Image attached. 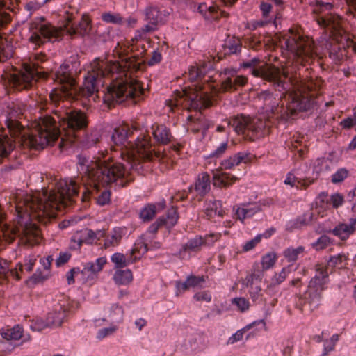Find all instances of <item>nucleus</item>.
I'll return each mask as SVG.
<instances>
[{
    "instance_id": "obj_53",
    "label": "nucleus",
    "mask_w": 356,
    "mask_h": 356,
    "mask_svg": "<svg viewBox=\"0 0 356 356\" xmlns=\"http://www.w3.org/2000/svg\"><path fill=\"white\" fill-rule=\"evenodd\" d=\"M259 7L263 17L265 18L266 20H268V22L270 21L273 19V17L270 16V13L273 8L272 5L269 3L262 1Z\"/></svg>"
},
{
    "instance_id": "obj_32",
    "label": "nucleus",
    "mask_w": 356,
    "mask_h": 356,
    "mask_svg": "<svg viewBox=\"0 0 356 356\" xmlns=\"http://www.w3.org/2000/svg\"><path fill=\"white\" fill-rule=\"evenodd\" d=\"M164 203L147 204L140 212V217L143 221H149L156 216L158 209H163Z\"/></svg>"
},
{
    "instance_id": "obj_64",
    "label": "nucleus",
    "mask_w": 356,
    "mask_h": 356,
    "mask_svg": "<svg viewBox=\"0 0 356 356\" xmlns=\"http://www.w3.org/2000/svg\"><path fill=\"white\" fill-rule=\"evenodd\" d=\"M348 175V171L345 168H341L335 173V183L343 181Z\"/></svg>"
},
{
    "instance_id": "obj_9",
    "label": "nucleus",
    "mask_w": 356,
    "mask_h": 356,
    "mask_svg": "<svg viewBox=\"0 0 356 356\" xmlns=\"http://www.w3.org/2000/svg\"><path fill=\"white\" fill-rule=\"evenodd\" d=\"M253 155L246 152H239L220 162L219 167L213 172V184L218 188H229L232 186L238 178L233 175L224 172L232 170L241 163H248L252 161Z\"/></svg>"
},
{
    "instance_id": "obj_29",
    "label": "nucleus",
    "mask_w": 356,
    "mask_h": 356,
    "mask_svg": "<svg viewBox=\"0 0 356 356\" xmlns=\"http://www.w3.org/2000/svg\"><path fill=\"white\" fill-rule=\"evenodd\" d=\"M255 326H260L257 331L259 330H266V322L264 319H261L254 321L252 323L246 325L241 330H237L228 339L227 344L232 345L238 341H241L243 338V335Z\"/></svg>"
},
{
    "instance_id": "obj_1",
    "label": "nucleus",
    "mask_w": 356,
    "mask_h": 356,
    "mask_svg": "<svg viewBox=\"0 0 356 356\" xmlns=\"http://www.w3.org/2000/svg\"><path fill=\"white\" fill-rule=\"evenodd\" d=\"M69 64L60 66L53 79L60 87L55 88L49 94L51 102L60 108L54 111L56 119L49 115L41 118L38 126V134L29 138V143L37 148L44 149L53 145L60 139L59 146L65 148L74 143L84 132L88 124V118L80 110L69 107L70 102L79 101L86 110L99 101V88L103 86L106 77L112 81L103 91L104 103L111 106L131 101L136 104L144 98L145 89L143 83L132 74L130 63L96 58L90 64L84 75L83 86H76Z\"/></svg>"
},
{
    "instance_id": "obj_2",
    "label": "nucleus",
    "mask_w": 356,
    "mask_h": 356,
    "mask_svg": "<svg viewBox=\"0 0 356 356\" xmlns=\"http://www.w3.org/2000/svg\"><path fill=\"white\" fill-rule=\"evenodd\" d=\"M286 81L291 83V87L288 90L280 91L282 95L278 100L268 90L259 94L258 99L263 103L267 113L266 120L238 115L227 120L228 126L245 139L253 141L269 134L270 127L275 123L273 121H289L298 112L308 111L318 103L321 95L319 83L312 80L305 82L292 77H288Z\"/></svg>"
},
{
    "instance_id": "obj_46",
    "label": "nucleus",
    "mask_w": 356,
    "mask_h": 356,
    "mask_svg": "<svg viewBox=\"0 0 356 356\" xmlns=\"http://www.w3.org/2000/svg\"><path fill=\"white\" fill-rule=\"evenodd\" d=\"M102 19L106 23L113 24H121L123 22V19L119 13H113L111 12L102 13Z\"/></svg>"
},
{
    "instance_id": "obj_23",
    "label": "nucleus",
    "mask_w": 356,
    "mask_h": 356,
    "mask_svg": "<svg viewBox=\"0 0 356 356\" xmlns=\"http://www.w3.org/2000/svg\"><path fill=\"white\" fill-rule=\"evenodd\" d=\"M136 252L142 254V250L135 243L134 247L131 250L129 256L122 253L115 252L111 257V261L114 264L115 268L121 269L131 264H133L136 260V257H133V255Z\"/></svg>"
},
{
    "instance_id": "obj_50",
    "label": "nucleus",
    "mask_w": 356,
    "mask_h": 356,
    "mask_svg": "<svg viewBox=\"0 0 356 356\" xmlns=\"http://www.w3.org/2000/svg\"><path fill=\"white\" fill-rule=\"evenodd\" d=\"M118 330L117 325H111L108 327H104L98 330L96 338L98 340H102L103 339L111 336Z\"/></svg>"
},
{
    "instance_id": "obj_63",
    "label": "nucleus",
    "mask_w": 356,
    "mask_h": 356,
    "mask_svg": "<svg viewBox=\"0 0 356 356\" xmlns=\"http://www.w3.org/2000/svg\"><path fill=\"white\" fill-rule=\"evenodd\" d=\"M71 257V254L68 252H60L58 258L56 260L57 266H60L67 263Z\"/></svg>"
},
{
    "instance_id": "obj_37",
    "label": "nucleus",
    "mask_w": 356,
    "mask_h": 356,
    "mask_svg": "<svg viewBox=\"0 0 356 356\" xmlns=\"http://www.w3.org/2000/svg\"><path fill=\"white\" fill-rule=\"evenodd\" d=\"M165 14H163L157 7L151 6L146 10V19L149 23L159 24L164 21Z\"/></svg>"
},
{
    "instance_id": "obj_60",
    "label": "nucleus",
    "mask_w": 356,
    "mask_h": 356,
    "mask_svg": "<svg viewBox=\"0 0 356 356\" xmlns=\"http://www.w3.org/2000/svg\"><path fill=\"white\" fill-rule=\"evenodd\" d=\"M356 124V120L354 117H348L343 120H341L339 123V125L345 129H348L352 128L353 126Z\"/></svg>"
},
{
    "instance_id": "obj_47",
    "label": "nucleus",
    "mask_w": 356,
    "mask_h": 356,
    "mask_svg": "<svg viewBox=\"0 0 356 356\" xmlns=\"http://www.w3.org/2000/svg\"><path fill=\"white\" fill-rule=\"evenodd\" d=\"M318 24L322 27L327 29L330 31V36L332 37L334 34V17L330 15V17L323 15L318 19Z\"/></svg>"
},
{
    "instance_id": "obj_44",
    "label": "nucleus",
    "mask_w": 356,
    "mask_h": 356,
    "mask_svg": "<svg viewBox=\"0 0 356 356\" xmlns=\"http://www.w3.org/2000/svg\"><path fill=\"white\" fill-rule=\"evenodd\" d=\"M277 256L274 252H268L261 258V266L264 270L271 268L277 261Z\"/></svg>"
},
{
    "instance_id": "obj_7",
    "label": "nucleus",
    "mask_w": 356,
    "mask_h": 356,
    "mask_svg": "<svg viewBox=\"0 0 356 356\" xmlns=\"http://www.w3.org/2000/svg\"><path fill=\"white\" fill-rule=\"evenodd\" d=\"M47 61V57L42 53L31 54L27 62L23 63L24 71L10 74L8 78L10 86L17 90H29L32 88L39 79H46L47 72L40 70H48L42 65Z\"/></svg>"
},
{
    "instance_id": "obj_54",
    "label": "nucleus",
    "mask_w": 356,
    "mask_h": 356,
    "mask_svg": "<svg viewBox=\"0 0 356 356\" xmlns=\"http://www.w3.org/2000/svg\"><path fill=\"white\" fill-rule=\"evenodd\" d=\"M188 285L191 287L201 286L202 284L204 282L205 280L203 276L190 275L186 278Z\"/></svg>"
},
{
    "instance_id": "obj_8",
    "label": "nucleus",
    "mask_w": 356,
    "mask_h": 356,
    "mask_svg": "<svg viewBox=\"0 0 356 356\" xmlns=\"http://www.w3.org/2000/svg\"><path fill=\"white\" fill-rule=\"evenodd\" d=\"M328 270L329 267L323 265H318L316 275L310 280L307 289L302 293L300 291L296 293L298 300L296 306L301 310H304V307L309 305L310 311L314 310L319 305L321 299L322 292L327 288L326 284L328 282Z\"/></svg>"
},
{
    "instance_id": "obj_33",
    "label": "nucleus",
    "mask_w": 356,
    "mask_h": 356,
    "mask_svg": "<svg viewBox=\"0 0 356 356\" xmlns=\"http://www.w3.org/2000/svg\"><path fill=\"white\" fill-rule=\"evenodd\" d=\"M196 336H191L186 339L181 345L182 351L187 355H192L202 350Z\"/></svg>"
},
{
    "instance_id": "obj_45",
    "label": "nucleus",
    "mask_w": 356,
    "mask_h": 356,
    "mask_svg": "<svg viewBox=\"0 0 356 356\" xmlns=\"http://www.w3.org/2000/svg\"><path fill=\"white\" fill-rule=\"evenodd\" d=\"M221 205L220 201H210L204 205V213L208 219H211L216 216L217 207Z\"/></svg>"
},
{
    "instance_id": "obj_48",
    "label": "nucleus",
    "mask_w": 356,
    "mask_h": 356,
    "mask_svg": "<svg viewBox=\"0 0 356 356\" xmlns=\"http://www.w3.org/2000/svg\"><path fill=\"white\" fill-rule=\"evenodd\" d=\"M290 266L284 267L280 273H275L272 278L273 284H280L283 282L288 275L290 273Z\"/></svg>"
},
{
    "instance_id": "obj_19",
    "label": "nucleus",
    "mask_w": 356,
    "mask_h": 356,
    "mask_svg": "<svg viewBox=\"0 0 356 356\" xmlns=\"http://www.w3.org/2000/svg\"><path fill=\"white\" fill-rule=\"evenodd\" d=\"M151 130L154 143L157 145H168L174 138L170 128L163 124L154 123L152 125Z\"/></svg>"
},
{
    "instance_id": "obj_22",
    "label": "nucleus",
    "mask_w": 356,
    "mask_h": 356,
    "mask_svg": "<svg viewBox=\"0 0 356 356\" xmlns=\"http://www.w3.org/2000/svg\"><path fill=\"white\" fill-rule=\"evenodd\" d=\"M335 42L339 44V49L351 47L356 52V32L347 33L342 28H337L335 26Z\"/></svg>"
},
{
    "instance_id": "obj_11",
    "label": "nucleus",
    "mask_w": 356,
    "mask_h": 356,
    "mask_svg": "<svg viewBox=\"0 0 356 356\" xmlns=\"http://www.w3.org/2000/svg\"><path fill=\"white\" fill-rule=\"evenodd\" d=\"M251 73L255 77H261L270 83L275 90H288L291 83L286 81L288 75L274 65L261 66L252 69Z\"/></svg>"
},
{
    "instance_id": "obj_62",
    "label": "nucleus",
    "mask_w": 356,
    "mask_h": 356,
    "mask_svg": "<svg viewBox=\"0 0 356 356\" xmlns=\"http://www.w3.org/2000/svg\"><path fill=\"white\" fill-rule=\"evenodd\" d=\"M42 4L36 1H29L26 3L24 8L25 9L30 13L29 16L32 15V13L40 8Z\"/></svg>"
},
{
    "instance_id": "obj_42",
    "label": "nucleus",
    "mask_w": 356,
    "mask_h": 356,
    "mask_svg": "<svg viewBox=\"0 0 356 356\" xmlns=\"http://www.w3.org/2000/svg\"><path fill=\"white\" fill-rule=\"evenodd\" d=\"M242 44L238 38H232L225 43V49L227 50V54H234L241 51Z\"/></svg>"
},
{
    "instance_id": "obj_26",
    "label": "nucleus",
    "mask_w": 356,
    "mask_h": 356,
    "mask_svg": "<svg viewBox=\"0 0 356 356\" xmlns=\"http://www.w3.org/2000/svg\"><path fill=\"white\" fill-rule=\"evenodd\" d=\"M106 263L107 259L105 257H99L95 261L87 262L83 264L81 273L87 275L88 279H95Z\"/></svg>"
},
{
    "instance_id": "obj_10",
    "label": "nucleus",
    "mask_w": 356,
    "mask_h": 356,
    "mask_svg": "<svg viewBox=\"0 0 356 356\" xmlns=\"http://www.w3.org/2000/svg\"><path fill=\"white\" fill-rule=\"evenodd\" d=\"M315 204V208L288 221L286 224V229L292 232L309 225L316 219V213L323 217L327 214V211L332 213V209L334 207V195H329L327 193H322L316 198Z\"/></svg>"
},
{
    "instance_id": "obj_41",
    "label": "nucleus",
    "mask_w": 356,
    "mask_h": 356,
    "mask_svg": "<svg viewBox=\"0 0 356 356\" xmlns=\"http://www.w3.org/2000/svg\"><path fill=\"white\" fill-rule=\"evenodd\" d=\"M13 276L17 280H19L20 277L17 273V268L11 269L9 267V263L7 260L0 259V277L7 279L9 276Z\"/></svg>"
},
{
    "instance_id": "obj_18",
    "label": "nucleus",
    "mask_w": 356,
    "mask_h": 356,
    "mask_svg": "<svg viewBox=\"0 0 356 356\" xmlns=\"http://www.w3.org/2000/svg\"><path fill=\"white\" fill-rule=\"evenodd\" d=\"M65 13L67 14L65 29L67 34L71 36L77 35L83 36L89 33L91 29V20L87 15L83 14L81 20L76 24L73 22L74 14L72 13H70L68 10H66Z\"/></svg>"
},
{
    "instance_id": "obj_3",
    "label": "nucleus",
    "mask_w": 356,
    "mask_h": 356,
    "mask_svg": "<svg viewBox=\"0 0 356 356\" xmlns=\"http://www.w3.org/2000/svg\"><path fill=\"white\" fill-rule=\"evenodd\" d=\"M76 160L81 181L88 191L97 193L104 188L96 197V202L100 206L110 202L111 192L107 189L108 186L114 185L120 188L134 180L128 167L108 155L91 159L90 156L81 154L76 156Z\"/></svg>"
},
{
    "instance_id": "obj_43",
    "label": "nucleus",
    "mask_w": 356,
    "mask_h": 356,
    "mask_svg": "<svg viewBox=\"0 0 356 356\" xmlns=\"http://www.w3.org/2000/svg\"><path fill=\"white\" fill-rule=\"evenodd\" d=\"M305 250V248L299 246L296 248H289L284 252V255L289 262H293L298 259L300 254H302Z\"/></svg>"
},
{
    "instance_id": "obj_40",
    "label": "nucleus",
    "mask_w": 356,
    "mask_h": 356,
    "mask_svg": "<svg viewBox=\"0 0 356 356\" xmlns=\"http://www.w3.org/2000/svg\"><path fill=\"white\" fill-rule=\"evenodd\" d=\"M197 11L207 19H217L219 18L218 8L216 6L207 7L206 3H202L199 4Z\"/></svg>"
},
{
    "instance_id": "obj_36",
    "label": "nucleus",
    "mask_w": 356,
    "mask_h": 356,
    "mask_svg": "<svg viewBox=\"0 0 356 356\" xmlns=\"http://www.w3.org/2000/svg\"><path fill=\"white\" fill-rule=\"evenodd\" d=\"M132 280V272L129 269H118L113 275V280L118 285H127L130 283Z\"/></svg>"
},
{
    "instance_id": "obj_20",
    "label": "nucleus",
    "mask_w": 356,
    "mask_h": 356,
    "mask_svg": "<svg viewBox=\"0 0 356 356\" xmlns=\"http://www.w3.org/2000/svg\"><path fill=\"white\" fill-rule=\"evenodd\" d=\"M211 189V177L207 172L200 173L193 185L188 188L189 192H195L198 200L209 192Z\"/></svg>"
},
{
    "instance_id": "obj_59",
    "label": "nucleus",
    "mask_w": 356,
    "mask_h": 356,
    "mask_svg": "<svg viewBox=\"0 0 356 356\" xmlns=\"http://www.w3.org/2000/svg\"><path fill=\"white\" fill-rule=\"evenodd\" d=\"M193 298L197 301H205L209 302L211 300V295L209 291H201L196 293Z\"/></svg>"
},
{
    "instance_id": "obj_58",
    "label": "nucleus",
    "mask_w": 356,
    "mask_h": 356,
    "mask_svg": "<svg viewBox=\"0 0 356 356\" xmlns=\"http://www.w3.org/2000/svg\"><path fill=\"white\" fill-rule=\"evenodd\" d=\"M259 236H256L254 238L247 241L243 246L244 252H248L255 248V246L260 243Z\"/></svg>"
},
{
    "instance_id": "obj_16",
    "label": "nucleus",
    "mask_w": 356,
    "mask_h": 356,
    "mask_svg": "<svg viewBox=\"0 0 356 356\" xmlns=\"http://www.w3.org/2000/svg\"><path fill=\"white\" fill-rule=\"evenodd\" d=\"M309 170L307 163H300L298 168L287 174L284 183L293 187L307 188L314 183V179L307 177Z\"/></svg>"
},
{
    "instance_id": "obj_25",
    "label": "nucleus",
    "mask_w": 356,
    "mask_h": 356,
    "mask_svg": "<svg viewBox=\"0 0 356 356\" xmlns=\"http://www.w3.org/2000/svg\"><path fill=\"white\" fill-rule=\"evenodd\" d=\"M68 314L67 308L61 305H57L54 310L48 313L46 318L50 327H56L62 325Z\"/></svg>"
},
{
    "instance_id": "obj_52",
    "label": "nucleus",
    "mask_w": 356,
    "mask_h": 356,
    "mask_svg": "<svg viewBox=\"0 0 356 356\" xmlns=\"http://www.w3.org/2000/svg\"><path fill=\"white\" fill-rule=\"evenodd\" d=\"M331 243V239L327 235H322L313 243V247L316 250H323Z\"/></svg>"
},
{
    "instance_id": "obj_4",
    "label": "nucleus",
    "mask_w": 356,
    "mask_h": 356,
    "mask_svg": "<svg viewBox=\"0 0 356 356\" xmlns=\"http://www.w3.org/2000/svg\"><path fill=\"white\" fill-rule=\"evenodd\" d=\"M138 131L139 126L136 122L122 123L115 127L111 136L113 145L111 147V152L113 151L115 154L108 153L107 150L99 151L98 156H92L91 159L108 155L128 167L129 172L131 169L138 170V165L142 161H160L163 157V154L153 148L150 136L147 131L140 132L134 142L127 141L129 137Z\"/></svg>"
},
{
    "instance_id": "obj_31",
    "label": "nucleus",
    "mask_w": 356,
    "mask_h": 356,
    "mask_svg": "<svg viewBox=\"0 0 356 356\" xmlns=\"http://www.w3.org/2000/svg\"><path fill=\"white\" fill-rule=\"evenodd\" d=\"M356 220L350 219L348 223H341L335 227V236L341 240L347 239L355 231Z\"/></svg>"
},
{
    "instance_id": "obj_6",
    "label": "nucleus",
    "mask_w": 356,
    "mask_h": 356,
    "mask_svg": "<svg viewBox=\"0 0 356 356\" xmlns=\"http://www.w3.org/2000/svg\"><path fill=\"white\" fill-rule=\"evenodd\" d=\"M26 109V106L22 102H13L7 107V111L5 118V125L8 132L11 135L8 137L3 131H0V163L1 159L6 158L14 149L15 143L13 138H18L20 142L23 143L30 148L40 149L32 145L29 143V138L31 136H35L38 134V126L36 125L40 120L43 118L40 116L38 119H35L32 124L33 130L31 133H28L23 125L19 122V119L22 118Z\"/></svg>"
},
{
    "instance_id": "obj_35",
    "label": "nucleus",
    "mask_w": 356,
    "mask_h": 356,
    "mask_svg": "<svg viewBox=\"0 0 356 356\" xmlns=\"http://www.w3.org/2000/svg\"><path fill=\"white\" fill-rule=\"evenodd\" d=\"M23 328L19 325H16L11 328L2 330L1 332V337L8 341L19 340L23 337Z\"/></svg>"
},
{
    "instance_id": "obj_51",
    "label": "nucleus",
    "mask_w": 356,
    "mask_h": 356,
    "mask_svg": "<svg viewBox=\"0 0 356 356\" xmlns=\"http://www.w3.org/2000/svg\"><path fill=\"white\" fill-rule=\"evenodd\" d=\"M233 305H236L241 312L248 311L250 308V302L245 298H235L232 300Z\"/></svg>"
},
{
    "instance_id": "obj_24",
    "label": "nucleus",
    "mask_w": 356,
    "mask_h": 356,
    "mask_svg": "<svg viewBox=\"0 0 356 356\" xmlns=\"http://www.w3.org/2000/svg\"><path fill=\"white\" fill-rule=\"evenodd\" d=\"M188 130L194 134L200 131H206L209 127V122L201 113H196L195 115H188Z\"/></svg>"
},
{
    "instance_id": "obj_14",
    "label": "nucleus",
    "mask_w": 356,
    "mask_h": 356,
    "mask_svg": "<svg viewBox=\"0 0 356 356\" xmlns=\"http://www.w3.org/2000/svg\"><path fill=\"white\" fill-rule=\"evenodd\" d=\"M284 44L297 58L302 60L309 58L312 56V42L305 37L298 34L291 33L284 38Z\"/></svg>"
},
{
    "instance_id": "obj_27",
    "label": "nucleus",
    "mask_w": 356,
    "mask_h": 356,
    "mask_svg": "<svg viewBox=\"0 0 356 356\" xmlns=\"http://www.w3.org/2000/svg\"><path fill=\"white\" fill-rule=\"evenodd\" d=\"M19 0H0V29L11 21L10 14L5 12L4 10L15 12L19 6Z\"/></svg>"
},
{
    "instance_id": "obj_13",
    "label": "nucleus",
    "mask_w": 356,
    "mask_h": 356,
    "mask_svg": "<svg viewBox=\"0 0 356 356\" xmlns=\"http://www.w3.org/2000/svg\"><path fill=\"white\" fill-rule=\"evenodd\" d=\"M30 41L37 46H40L47 41L56 40L59 32L58 29L45 22L42 17L35 19L30 24Z\"/></svg>"
},
{
    "instance_id": "obj_21",
    "label": "nucleus",
    "mask_w": 356,
    "mask_h": 356,
    "mask_svg": "<svg viewBox=\"0 0 356 356\" xmlns=\"http://www.w3.org/2000/svg\"><path fill=\"white\" fill-rule=\"evenodd\" d=\"M261 207L258 203L243 204L239 206H234V218L243 222L247 218L253 217L256 213L260 212Z\"/></svg>"
},
{
    "instance_id": "obj_55",
    "label": "nucleus",
    "mask_w": 356,
    "mask_h": 356,
    "mask_svg": "<svg viewBox=\"0 0 356 356\" xmlns=\"http://www.w3.org/2000/svg\"><path fill=\"white\" fill-rule=\"evenodd\" d=\"M261 288L259 286H251L250 296L254 302H259L261 300Z\"/></svg>"
},
{
    "instance_id": "obj_12",
    "label": "nucleus",
    "mask_w": 356,
    "mask_h": 356,
    "mask_svg": "<svg viewBox=\"0 0 356 356\" xmlns=\"http://www.w3.org/2000/svg\"><path fill=\"white\" fill-rule=\"evenodd\" d=\"M179 216L175 208L172 207L168 210L165 215L161 216L155 222L152 224L145 234L135 243L136 245L142 250V254L146 253L149 250L148 234H155L158 229L161 227L166 229H171L177 222Z\"/></svg>"
},
{
    "instance_id": "obj_57",
    "label": "nucleus",
    "mask_w": 356,
    "mask_h": 356,
    "mask_svg": "<svg viewBox=\"0 0 356 356\" xmlns=\"http://www.w3.org/2000/svg\"><path fill=\"white\" fill-rule=\"evenodd\" d=\"M334 350V339L333 337L330 340H327L323 343V350L321 356H327L330 352Z\"/></svg>"
},
{
    "instance_id": "obj_28",
    "label": "nucleus",
    "mask_w": 356,
    "mask_h": 356,
    "mask_svg": "<svg viewBox=\"0 0 356 356\" xmlns=\"http://www.w3.org/2000/svg\"><path fill=\"white\" fill-rule=\"evenodd\" d=\"M124 235V230L120 227H115L111 232L106 234L102 237L104 238V248L105 249H113L118 246Z\"/></svg>"
},
{
    "instance_id": "obj_15",
    "label": "nucleus",
    "mask_w": 356,
    "mask_h": 356,
    "mask_svg": "<svg viewBox=\"0 0 356 356\" xmlns=\"http://www.w3.org/2000/svg\"><path fill=\"white\" fill-rule=\"evenodd\" d=\"M213 234L207 235L205 237L197 235L194 238H190L184 243L180 248L178 254L182 259H189L192 256L202 250L204 245L213 243Z\"/></svg>"
},
{
    "instance_id": "obj_34",
    "label": "nucleus",
    "mask_w": 356,
    "mask_h": 356,
    "mask_svg": "<svg viewBox=\"0 0 356 356\" xmlns=\"http://www.w3.org/2000/svg\"><path fill=\"white\" fill-rule=\"evenodd\" d=\"M228 147L229 145L227 140L221 143L220 145L213 150L209 155L204 156L207 163L210 164L212 162H214L215 165H216V160L221 158L226 153Z\"/></svg>"
},
{
    "instance_id": "obj_56",
    "label": "nucleus",
    "mask_w": 356,
    "mask_h": 356,
    "mask_svg": "<svg viewBox=\"0 0 356 356\" xmlns=\"http://www.w3.org/2000/svg\"><path fill=\"white\" fill-rule=\"evenodd\" d=\"M162 58L161 52L159 49L154 50L150 58L147 61V64L149 66L157 65L161 63Z\"/></svg>"
},
{
    "instance_id": "obj_39",
    "label": "nucleus",
    "mask_w": 356,
    "mask_h": 356,
    "mask_svg": "<svg viewBox=\"0 0 356 356\" xmlns=\"http://www.w3.org/2000/svg\"><path fill=\"white\" fill-rule=\"evenodd\" d=\"M263 37L256 33H250L244 38V43L246 46L254 50H259L262 47Z\"/></svg>"
},
{
    "instance_id": "obj_30",
    "label": "nucleus",
    "mask_w": 356,
    "mask_h": 356,
    "mask_svg": "<svg viewBox=\"0 0 356 356\" xmlns=\"http://www.w3.org/2000/svg\"><path fill=\"white\" fill-rule=\"evenodd\" d=\"M333 166L332 159L330 157L317 159L314 163L313 177H311V179H314V181L321 174L330 172Z\"/></svg>"
},
{
    "instance_id": "obj_17",
    "label": "nucleus",
    "mask_w": 356,
    "mask_h": 356,
    "mask_svg": "<svg viewBox=\"0 0 356 356\" xmlns=\"http://www.w3.org/2000/svg\"><path fill=\"white\" fill-rule=\"evenodd\" d=\"M223 76L220 90L224 92H234L244 86L248 79L243 75H238L234 68H225L222 72Z\"/></svg>"
},
{
    "instance_id": "obj_5",
    "label": "nucleus",
    "mask_w": 356,
    "mask_h": 356,
    "mask_svg": "<svg viewBox=\"0 0 356 356\" xmlns=\"http://www.w3.org/2000/svg\"><path fill=\"white\" fill-rule=\"evenodd\" d=\"M212 68L213 63L205 60L188 67L186 77L191 83H196L181 91H175L170 98L165 101L166 106L171 111L180 107L188 111H200L212 105V88L210 84L202 82L205 74Z\"/></svg>"
},
{
    "instance_id": "obj_49",
    "label": "nucleus",
    "mask_w": 356,
    "mask_h": 356,
    "mask_svg": "<svg viewBox=\"0 0 356 356\" xmlns=\"http://www.w3.org/2000/svg\"><path fill=\"white\" fill-rule=\"evenodd\" d=\"M29 327L33 331L40 332L47 327H50L47 324V321L42 318H36L31 321Z\"/></svg>"
},
{
    "instance_id": "obj_38",
    "label": "nucleus",
    "mask_w": 356,
    "mask_h": 356,
    "mask_svg": "<svg viewBox=\"0 0 356 356\" xmlns=\"http://www.w3.org/2000/svg\"><path fill=\"white\" fill-rule=\"evenodd\" d=\"M104 236V232L102 230H97L94 232L91 229L86 231L83 238L79 239L78 242L79 247H81L83 243H92L102 238Z\"/></svg>"
},
{
    "instance_id": "obj_61",
    "label": "nucleus",
    "mask_w": 356,
    "mask_h": 356,
    "mask_svg": "<svg viewBox=\"0 0 356 356\" xmlns=\"http://www.w3.org/2000/svg\"><path fill=\"white\" fill-rule=\"evenodd\" d=\"M100 140V135L97 132H94L86 137V144L88 146H93L97 145Z\"/></svg>"
}]
</instances>
